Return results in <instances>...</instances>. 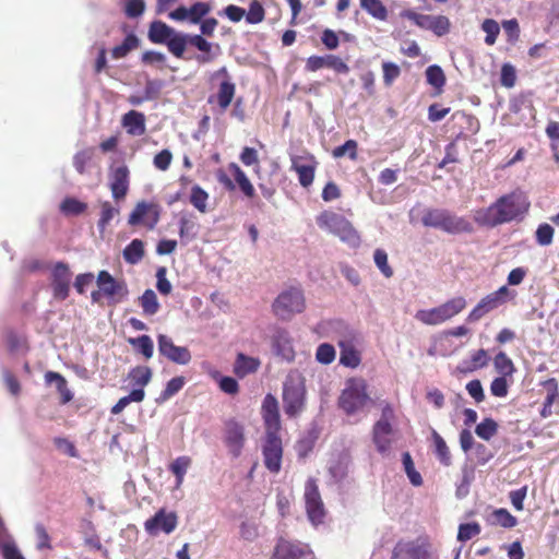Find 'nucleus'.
Wrapping results in <instances>:
<instances>
[{"instance_id": "nucleus-1", "label": "nucleus", "mask_w": 559, "mask_h": 559, "mask_svg": "<svg viewBox=\"0 0 559 559\" xmlns=\"http://www.w3.org/2000/svg\"><path fill=\"white\" fill-rule=\"evenodd\" d=\"M530 203L522 192H512L499 198L488 207L474 211V221L481 226L495 227L523 216Z\"/></svg>"}, {"instance_id": "nucleus-2", "label": "nucleus", "mask_w": 559, "mask_h": 559, "mask_svg": "<svg viewBox=\"0 0 559 559\" xmlns=\"http://www.w3.org/2000/svg\"><path fill=\"white\" fill-rule=\"evenodd\" d=\"M333 332L338 337L337 344L341 348L340 364L348 368L358 367L361 362V357L356 348L357 334L341 320L322 322L317 328V334L321 337L330 336Z\"/></svg>"}, {"instance_id": "nucleus-3", "label": "nucleus", "mask_w": 559, "mask_h": 559, "mask_svg": "<svg viewBox=\"0 0 559 559\" xmlns=\"http://www.w3.org/2000/svg\"><path fill=\"white\" fill-rule=\"evenodd\" d=\"M426 227L441 229L448 234L472 231L471 223L444 209H428L421 218Z\"/></svg>"}, {"instance_id": "nucleus-4", "label": "nucleus", "mask_w": 559, "mask_h": 559, "mask_svg": "<svg viewBox=\"0 0 559 559\" xmlns=\"http://www.w3.org/2000/svg\"><path fill=\"white\" fill-rule=\"evenodd\" d=\"M340 407L347 415H355L362 412L371 402L367 393V383L361 378H350L346 381L345 388L340 396Z\"/></svg>"}, {"instance_id": "nucleus-5", "label": "nucleus", "mask_w": 559, "mask_h": 559, "mask_svg": "<svg viewBox=\"0 0 559 559\" xmlns=\"http://www.w3.org/2000/svg\"><path fill=\"white\" fill-rule=\"evenodd\" d=\"M465 307V298L457 296L438 307L418 310L415 318L426 325H439L462 312Z\"/></svg>"}, {"instance_id": "nucleus-6", "label": "nucleus", "mask_w": 559, "mask_h": 559, "mask_svg": "<svg viewBox=\"0 0 559 559\" xmlns=\"http://www.w3.org/2000/svg\"><path fill=\"white\" fill-rule=\"evenodd\" d=\"M306 389L298 374H289L283 388L284 412L287 416L298 415L305 407Z\"/></svg>"}, {"instance_id": "nucleus-7", "label": "nucleus", "mask_w": 559, "mask_h": 559, "mask_svg": "<svg viewBox=\"0 0 559 559\" xmlns=\"http://www.w3.org/2000/svg\"><path fill=\"white\" fill-rule=\"evenodd\" d=\"M320 226L330 233L336 235L342 241L347 242L352 247L359 245L360 238L352 224L343 216L324 212L319 217Z\"/></svg>"}, {"instance_id": "nucleus-8", "label": "nucleus", "mask_w": 559, "mask_h": 559, "mask_svg": "<svg viewBox=\"0 0 559 559\" xmlns=\"http://www.w3.org/2000/svg\"><path fill=\"white\" fill-rule=\"evenodd\" d=\"M272 308L274 314L280 319H290L292 316L305 309L304 295L297 288L287 289L277 296Z\"/></svg>"}, {"instance_id": "nucleus-9", "label": "nucleus", "mask_w": 559, "mask_h": 559, "mask_svg": "<svg viewBox=\"0 0 559 559\" xmlns=\"http://www.w3.org/2000/svg\"><path fill=\"white\" fill-rule=\"evenodd\" d=\"M246 441L243 424L236 418L226 419L223 427V442L228 453L235 459L239 457L245 449Z\"/></svg>"}, {"instance_id": "nucleus-10", "label": "nucleus", "mask_w": 559, "mask_h": 559, "mask_svg": "<svg viewBox=\"0 0 559 559\" xmlns=\"http://www.w3.org/2000/svg\"><path fill=\"white\" fill-rule=\"evenodd\" d=\"M401 15L414 22L418 27L431 31L439 37L444 36L450 32L451 23L444 15L419 14L412 10H405Z\"/></svg>"}, {"instance_id": "nucleus-11", "label": "nucleus", "mask_w": 559, "mask_h": 559, "mask_svg": "<svg viewBox=\"0 0 559 559\" xmlns=\"http://www.w3.org/2000/svg\"><path fill=\"white\" fill-rule=\"evenodd\" d=\"M98 288L111 304H119L129 295L124 280H116L108 271H99L96 277Z\"/></svg>"}, {"instance_id": "nucleus-12", "label": "nucleus", "mask_w": 559, "mask_h": 559, "mask_svg": "<svg viewBox=\"0 0 559 559\" xmlns=\"http://www.w3.org/2000/svg\"><path fill=\"white\" fill-rule=\"evenodd\" d=\"M511 298V293L507 286L500 287L498 290L484 297L477 306L469 312L467 321L476 322L486 313L497 309Z\"/></svg>"}, {"instance_id": "nucleus-13", "label": "nucleus", "mask_w": 559, "mask_h": 559, "mask_svg": "<svg viewBox=\"0 0 559 559\" xmlns=\"http://www.w3.org/2000/svg\"><path fill=\"white\" fill-rule=\"evenodd\" d=\"M262 455L265 467L273 474H277L282 467L283 445L278 435H265Z\"/></svg>"}, {"instance_id": "nucleus-14", "label": "nucleus", "mask_w": 559, "mask_h": 559, "mask_svg": "<svg viewBox=\"0 0 559 559\" xmlns=\"http://www.w3.org/2000/svg\"><path fill=\"white\" fill-rule=\"evenodd\" d=\"M178 525V516L175 512H166L164 508L159 509L152 518L144 522V528L151 536L159 533L170 534Z\"/></svg>"}, {"instance_id": "nucleus-15", "label": "nucleus", "mask_w": 559, "mask_h": 559, "mask_svg": "<svg viewBox=\"0 0 559 559\" xmlns=\"http://www.w3.org/2000/svg\"><path fill=\"white\" fill-rule=\"evenodd\" d=\"M108 186L116 201L124 200L130 188V170L126 164L110 166Z\"/></svg>"}, {"instance_id": "nucleus-16", "label": "nucleus", "mask_w": 559, "mask_h": 559, "mask_svg": "<svg viewBox=\"0 0 559 559\" xmlns=\"http://www.w3.org/2000/svg\"><path fill=\"white\" fill-rule=\"evenodd\" d=\"M72 273L64 262H57L51 271V288L53 297L64 300L69 296Z\"/></svg>"}, {"instance_id": "nucleus-17", "label": "nucleus", "mask_w": 559, "mask_h": 559, "mask_svg": "<svg viewBox=\"0 0 559 559\" xmlns=\"http://www.w3.org/2000/svg\"><path fill=\"white\" fill-rule=\"evenodd\" d=\"M217 74H223L225 79L219 83L217 92L209 97L207 103H215L221 112H224L230 106L235 97L236 85L228 75L226 68L219 69Z\"/></svg>"}, {"instance_id": "nucleus-18", "label": "nucleus", "mask_w": 559, "mask_h": 559, "mask_svg": "<svg viewBox=\"0 0 559 559\" xmlns=\"http://www.w3.org/2000/svg\"><path fill=\"white\" fill-rule=\"evenodd\" d=\"M157 342L159 354L168 360L179 365H187L191 361L190 350L185 346L175 345L169 336L159 334Z\"/></svg>"}, {"instance_id": "nucleus-19", "label": "nucleus", "mask_w": 559, "mask_h": 559, "mask_svg": "<svg viewBox=\"0 0 559 559\" xmlns=\"http://www.w3.org/2000/svg\"><path fill=\"white\" fill-rule=\"evenodd\" d=\"M211 11V3L198 1L190 8H186L183 5L178 7L171 11L168 16L174 21L188 20L192 24H199Z\"/></svg>"}, {"instance_id": "nucleus-20", "label": "nucleus", "mask_w": 559, "mask_h": 559, "mask_svg": "<svg viewBox=\"0 0 559 559\" xmlns=\"http://www.w3.org/2000/svg\"><path fill=\"white\" fill-rule=\"evenodd\" d=\"M261 412L265 426V435H278L281 430V419L278 412V403L274 395H265L262 403Z\"/></svg>"}, {"instance_id": "nucleus-21", "label": "nucleus", "mask_w": 559, "mask_h": 559, "mask_svg": "<svg viewBox=\"0 0 559 559\" xmlns=\"http://www.w3.org/2000/svg\"><path fill=\"white\" fill-rule=\"evenodd\" d=\"M158 219L159 214L156 206L142 201L135 205L129 215L128 223L132 226L143 224L148 228H154Z\"/></svg>"}, {"instance_id": "nucleus-22", "label": "nucleus", "mask_w": 559, "mask_h": 559, "mask_svg": "<svg viewBox=\"0 0 559 559\" xmlns=\"http://www.w3.org/2000/svg\"><path fill=\"white\" fill-rule=\"evenodd\" d=\"M274 354L284 360L292 361L295 357L292 338L284 329H276L271 337Z\"/></svg>"}, {"instance_id": "nucleus-23", "label": "nucleus", "mask_w": 559, "mask_h": 559, "mask_svg": "<svg viewBox=\"0 0 559 559\" xmlns=\"http://www.w3.org/2000/svg\"><path fill=\"white\" fill-rule=\"evenodd\" d=\"M426 547L418 542H400L393 550L392 559H428Z\"/></svg>"}, {"instance_id": "nucleus-24", "label": "nucleus", "mask_w": 559, "mask_h": 559, "mask_svg": "<svg viewBox=\"0 0 559 559\" xmlns=\"http://www.w3.org/2000/svg\"><path fill=\"white\" fill-rule=\"evenodd\" d=\"M392 424L376 423L372 429L373 443L381 454H388L393 442Z\"/></svg>"}, {"instance_id": "nucleus-25", "label": "nucleus", "mask_w": 559, "mask_h": 559, "mask_svg": "<svg viewBox=\"0 0 559 559\" xmlns=\"http://www.w3.org/2000/svg\"><path fill=\"white\" fill-rule=\"evenodd\" d=\"M121 126L131 136H140L146 132L145 115L141 111L130 110L121 118Z\"/></svg>"}, {"instance_id": "nucleus-26", "label": "nucleus", "mask_w": 559, "mask_h": 559, "mask_svg": "<svg viewBox=\"0 0 559 559\" xmlns=\"http://www.w3.org/2000/svg\"><path fill=\"white\" fill-rule=\"evenodd\" d=\"M305 555L306 551L300 545L280 538L274 548L272 559H301Z\"/></svg>"}, {"instance_id": "nucleus-27", "label": "nucleus", "mask_w": 559, "mask_h": 559, "mask_svg": "<svg viewBox=\"0 0 559 559\" xmlns=\"http://www.w3.org/2000/svg\"><path fill=\"white\" fill-rule=\"evenodd\" d=\"M261 366V361L257 357L247 356L243 353H238L234 362V373L242 379L248 374L254 373Z\"/></svg>"}, {"instance_id": "nucleus-28", "label": "nucleus", "mask_w": 559, "mask_h": 559, "mask_svg": "<svg viewBox=\"0 0 559 559\" xmlns=\"http://www.w3.org/2000/svg\"><path fill=\"white\" fill-rule=\"evenodd\" d=\"M175 28L167 25L162 21H153L150 24L147 37L151 43L165 45L171 35L175 33Z\"/></svg>"}, {"instance_id": "nucleus-29", "label": "nucleus", "mask_w": 559, "mask_h": 559, "mask_svg": "<svg viewBox=\"0 0 559 559\" xmlns=\"http://www.w3.org/2000/svg\"><path fill=\"white\" fill-rule=\"evenodd\" d=\"M45 381L47 384L55 383L58 393L60 394V403L68 404L73 400V393L68 388L67 379L59 372L47 371L45 373Z\"/></svg>"}, {"instance_id": "nucleus-30", "label": "nucleus", "mask_w": 559, "mask_h": 559, "mask_svg": "<svg viewBox=\"0 0 559 559\" xmlns=\"http://www.w3.org/2000/svg\"><path fill=\"white\" fill-rule=\"evenodd\" d=\"M228 169L243 195L248 199H253L255 197V189L246 173L236 163H229Z\"/></svg>"}, {"instance_id": "nucleus-31", "label": "nucleus", "mask_w": 559, "mask_h": 559, "mask_svg": "<svg viewBox=\"0 0 559 559\" xmlns=\"http://www.w3.org/2000/svg\"><path fill=\"white\" fill-rule=\"evenodd\" d=\"M292 168L297 173L299 182L304 187L311 185L314 177L313 166L305 163V158L301 156L292 157Z\"/></svg>"}, {"instance_id": "nucleus-32", "label": "nucleus", "mask_w": 559, "mask_h": 559, "mask_svg": "<svg viewBox=\"0 0 559 559\" xmlns=\"http://www.w3.org/2000/svg\"><path fill=\"white\" fill-rule=\"evenodd\" d=\"M189 44L202 52V55L198 56L197 58L199 62L207 63L214 59V56L212 55L213 45L207 41L203 35H189Z\"/></svg>"}, {"instance_id": "nucleus-33", "label": "nucleus", "mask_w": 559, "mask_h": 559, "mask_svg": "<svg viewBox=\"0 0 559 559\" xmlns=\"http://www.w3.org/2000/svg\"><path fill=\"white\" fill-rule=\"evenodd\" d=\"M189 44V34L175 31L174 35L167 40L165 46L168 51L176 58H183L187 45Z\"/></svg>"}, {"instance_id": "nucleus-34", "label": "nucleus", "mask_w": 559, "mask_h": 559, "mask_svg": "<svg viewBox=\"0 0 559 559\" xmlns=\"http://www.w3.org/2000/svg\"><path fill=\"white\" fill-rule=\"evenodd\" d=\"M138 302L142 308L143 314L152 317L159 311L160 305L157 296L153 289H145L144 293L138 298Z\"/></svg>"}, {"instance_id": "nucleus-35", "label": "nucleus", "mask_w": 559, "mask_h": 559, "mask_svg": "<svg viewBox=\"0 0 559 559\" xmlns=\"http://www.w3.org/2000/svg\"><path fill=\"white\" fill-rule=\"evenodd\" d=\"M140 46V39L134 33H130L126 36L120 45L115 46L111 49V57L114 59H122L128 56L129 52L136 49Z\"/></svg>"}, {"instance_id": "nucleus-36", "label": "nucleus", "mask_w": 559, "mask_h": 559, "mask_svg": "<svg viewBox=\"0 0 559 559\" xmlns=\"http://www.w3.org/2000/svg\"><path fill=\"white\" fill-rule=\"evenodd\" d=\"M144 254V242L141 239H133L122 252L124 261L129 264L139 263Z\"/></svg>"}, {"instance_id": "nucleus-37", "label": "nucleus", "mask_w": 559, "mask_h": 559, "mask_svg": "<svg viewBox=\"0 0 559 559\" xmlns=\"http://www.w3.org/2000/svg\"><path fill=\"white\" fill-rule=\"evenodd\" d=\"M318 68H329L340 74H347L349 72V67L340 57L334 55L317 57Z\"/></svg>"}, {"instance_id": "nucleus-38", "label": "nucleus", "mask_w": 559, "mask_h": 559, "mask_svg": "<svg viewBox=\"0 0 559 559\" xmlns=\"http://www.w3.org/2000/svg\"><path fill=\"white\" fill-rule=\"evenodd\" d=\"M133 385L142 389L147 385L152 379V370L147 366H136L128 374Z\"/></svg>"}, {"instance_id": "nucleus-39", "label": "nucleus", "mask_w": 559, "mask_h": 559, "mask_svg": "<svg viewBox=\"0 0 559 559\" xmlns=\"http://www.w3.org/2000/svg\"><path fill=\"white\" fill-rule=\"evenodd\" d=\"M128 342L138 353L142 354L145 359H150L153 356L154 344L148 335L130 337Z\"/></svg>"}, {"instance_id": "nucleus-40", "label": "nucleus", "mask_w": 559, "mask_h": 559, "mask_svg": "<svg viewBox=\"0 0 559 559\" xmlns=\"http://www.w3.org/2000/svg\"><path fill=\"white\" fill-rule=\"evenodd\" d=\"M192 461L189 456L182 455L177 457L175 461L171 462L169 465V471L175 475L176 477V486L180 487V485L183 481L185 475L190 467Z\"/></svg>"}, {"instance_id": "nucleus-41", "label": "nucleus", "mask_w": 559, "mask_h": 559, "mask_svg": "<svg viewBox=\"0 0 559 559\" xmlns=\"http://www.w3.org/2000/svg\"><path fill=\"white\" fill-rule=\"evenodd\" d=\"M145 392L142 389H133L129 395L119 399V401L111 407L112 415L120 414L130 403H140L144 400Z\"/></svg>"}, {"instance_id": "nucleus-42", "label": "nucleus", "mask_w": 559, "mask_h": 559, "mask_svg": "<svg viewBox=\"0 0 559 559\" xmlns=\"http://www.w3.org/2000/svg\"><path fill=\"white\" fill-rule=\"evenodd\" d=\"M209 193L201 188L199 185H194L191 188L190 193V203L200 212V213H206L207 212V201H209Z\"/></svg>"}, {"instance_id": "nucleus-43", "label": "nucleus", "mask_w": 559, "mask_h": 559, "mask_svg": "<svg viewBox=\"0 0 559 559\" xmlns=\"http://www.w3.org/2000/svg\"><path fill=\"white\" fill-rule=\"evenodd\" d=\"M431 436L435 443V452L438 456V460L443 465L449 466L451 464V454L445 441L436 430H432Z\"/></svg>"}, {"instance_id": "nucleus-44", "label": "nucleus", "mask_w": 559, "mask_h": 559, "mask_svg": "<svg viewBox=\"0 0 559 559\" xmlns=\"http://www.w3.org/2000/svg\"><path fill=\"white\" fill-rule=\"evenodd\" d=\"M493 366L496 371L501 377H512L515 371L512 360L503 352H500L496 355L493 359Z\"/></svg>"}, {"instance_id": "nucleus-45", "label": "nucleus", "mask_w": 559, "mask_h": 559, "mask_svg": "<svg viewBox=\"0 0 559 559\" xmlns=\"http://www.w3.org/2000/svg\"><path fill=\"white\" fill-rule=\"evenodd\" d=\"M490 522L506 528L514 527L516 519L507 509H497L490 514Z\"/></svg>"}, {"instance_id": "nucleus-46", "label": "nucleus", "mask_w": 559, "mask_h": 559, "mask_svg": "<svg viewBox=\"0 0 559 559\" xmlns=\"http://www.w3.org/2000/svg\"><path fill=\"white\" fill-rule=\"evenodd\" d=\"M86 209L87 204L75 198H66L60 204V210L66 215H80Z\"/></svg>"}, {"instance_id": "nucleus-47", "label": "nucleus", "mask_w": 559, "mask_h": 559, "mask_svg": "<svg viewBox=\"0 0 559 559\" xmlns=\"http://www.w3.org/2000/svg\"><path fill=\"white\" fill-rule=\"evenodd\" d=\"M426 79L428 84L433 86L435 88L441 90L445 84V75L443 70L437 66H429L426 69Z\"/></svg>"}, {"instance_id": "nucleus-48", "label": "nucleus", "mask_w": 559, "mask_h": 559, "mask_svg": "<svg viewBox=\"0 0 559 559\" xmlns=\"http://www.w3.org/2000/svg\"><path fill=\"white\" fill-rule=\"evenodd\" d=\"M498 431V424L491 419L486 418L476 426L475 432L483 440H490Z\"/></svg>"}, {"instance_id": "nucleus-49", "label": "nucleus", "mask_w": 559, "mask_h": 559, "mask_svg": "<svg viewBox=\"0 0 559 559\" xmlns=\"http://www.w3.org/2000/svg\"><path fill=\"white\" fill-rule=\"evenodd\" d=\"M361 8L378 20H385L388 12L380 0H360Z\"/></svg>"}, {"instance_id": "nucleus-50", "label": "nucleus", "mask_w": 559, "mask_h": 559, "mask_svg": "<svg viewBox=\"0 0 559 559\" xmlns=\"http://www.w3.org/2000/svg\"><path fill=\"white\" fill-rule=\"evenodd\" d=\"M246 21L249 24H259L261 23L265 17V11L263 5L260 1L253 0L249 4V10L245 14Z\"/></svg>"}, {"instance_id": "nucleus-51", "label": "nucleus", "mask_w": 559, "mask_h": 559, "mask_svg": "<svg viewBox=\"0 0 559 559\" xmlns=\"http://www.w3.org/2000/svg\"><path fill=\"white\" fill-rule=\"evenodd\" d=\"M481 29L486 33L485 43L492 46L500 33L498 22L492 19H486L481 24Z\"/></svg>"}, {"instance_id": "nucleus-52", "label": "nucleus", "mask_w": 559, "mask_h": 559, "mask_svg": "<svg viewBox=\"0 0 559 559\" xmlns=\"http://www.w3.org/2000/svg\"><path fill=\"white\" fill-rule=\"evenodd\" d=\"M306 509L309 521L314 524V479L309 478L305 491Z\"/></svg>"}, {"instance_id": "nucleus-53", "label": "nucleus", "mask_w": 559, "mask_h": 559, "mask_svg": "<svg viewBox=\"0 0 559 559\" xmlns=\"http://www.w3.org/2000/svg\"><path fill=\"white\" fill-rule=\"evenodd\" d=\"M403 465H404V469L409 478V481L414 486L421 485L423 478H421L420 474L415 469L412 456L408 452H405L403 454Z\"/></svg>"}, {"instance_id": "nucleus-54", "label": "nucleus", "mask_w": 559, "mask_h": 559, "mask_svg": "<svg viewBox=\"0 0 559 559\" xmlns=\"http://www.w3.org/2000/svg\"><path fill=\"white\" fill-rule=\"evenodd\" d=\"M333 156L335 158L348 156L350 159L357 157V143L354 140L346 141L343 145L337 146L333 150Z\"/></svg>"}, {"instance_id": "nucleus-55", "label": "nucleus", "mask_w": 559, "mask_h": 559, "mask_svg": "<svg viewBox=\"0 0 559 559\" xmlns=\"http://www.w3.org/2000/svg\"><path fill=\"white\" fill-rule=\"evenodd\" d=\"M183 385H185L183 377H175V378L170 379L167 382L166 388L164 389V391L160 394L162 400L166 401V400L170 399L171 396L177 394L183 388Z\"/></svg>"}, {"instance_id": "nucleus-56", "label": "nucleus", "mask_w": 559, "mask_h": 559, "mask_svg": "<svg viewBox=\"0 0 559 559\" xmlns=\"http://www.w3.org/2000/svg\"><path fill=\"white\" fill-rule=\"evenodd\" d=\"M167 275V269L165 266H160L156 271V288L157 290L164 295L167 296L171 293L173 286L170 282L166 277Z\"/></svg>"}, {"instance_id": "nucleus-57", "label": "nucleus", "mask_w": 559, "mask_h": 559, "mask_svg": "<svg viewBox=\"0 0 559 559\" xmlns=\"http://www.w3.org/2000/svg\"><path fill=\"white\" fill-rule=\"evenodd\" d=\"M118 212L119 211L115 209L109 201L102 202L98 226L105 228Z\"/></svg>"}, {"instance_id": "nucleus-58", "label": "nucleus", "mask_w": 559, "mask_h": 559, "mask_svg": "<svg viewBox=\"0 0 559 559\" xmlns=\"http://www.w3.org/2000/svg\"><path fill=\"white\" fill-rule=\"evenodd\" d=\"M373 260L378 269L385 277H391L393 275V271L388 264V254L384 250L377 249L373 253Z\"/></svg>"}, {"instance_id": "nucleus-59", "label": "nucleus", "mask_w": 559, "mask_h": 559, "mask_svg": "<svg viewBox=\"0 0 559 559\" xmlns=\"http://www.w3.org/2000/svg\"><path fill=\"white\" fill-rule=\"evenodd\" d=\"M488 360L489 357L487 355V352L485 349H478L472 355L469 365L465 367L463 370L473 371L478 368H483L487 366Z\"/></svg>"}, {"instance_id": "nucleus-60", "label": "nucleus", "mask_w": 559, "mask_h": 559, "mask_svg": "<svg viewBox=\"0 0 559 559\" xmlns=\"http://www.w3.org/2000/svg\"><path fill=\"white\" fill-rule=\"evenodd\" d=\"M335 348L331 344L323 343L317 348V361L328 365L335 359Z\"/></svg>"}, {"instance_id": "nucleus-61", "label": "nucleus", "mask_w": 559, "mask_h": 559, "mask_svg": "<svg viewBox=\"0 0 559 559\" xmlns=\"http://www.w3.org/2000/svg\"><path fill=\"white\" fill-rule=\"evenodd\" d=\"M509 377H497L490 384V392L493 396L506 397L509 389Z\"/></svg>"}, {"instance_id": "nucleus-62", "label": "nucleus", "mask_w": 559, "mask_h": 559, "mask_svg": "<svg viewBox=\"0 0 559 559\" xmlns=\"http://www.w3.org/2000/svg\"><path fill=\"white\" fill-rule=\"evenodd\" d=\"M349 460L346 455L342 456L338 462L329 467L331 475L334 479L341 480L348 473Z\"/></svg>"}, {"instance_id": "nucleus-63", "label": "nucleus", "mask_w": 559, "mask_h": 559, "mask_svg": "<svg viewBox=\"0 0 559 559\" xmlns=\"http://www.w3.org/2000/svg\"><path fill=\"white\" fill-rule=\"evenodd\" d=\"M480 533V526L477 523L461 524L459 527L457 539L466 542Z\"/></svg>"}, {"instance_id": "nucleus-64", "label": "nucleus", "mask_w": 559, "mask_h": 559, "mask_svg": "<svg viewBox=\"0 0 559 559\" xmlns=\"http://www.w3.org/2000/svg\"><path fill=\"white\" fill-rule=\"evenodd\" d=\"M554 228L549 224H542L536 230V241L540 246H549L552 242Z\"/></svg>"}]
</instances>
